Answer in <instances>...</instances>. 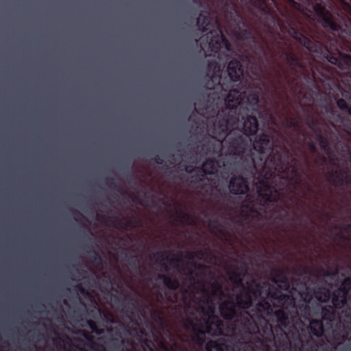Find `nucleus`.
Segmentation results:
<instances>
[{
  "mask_svg": "<svg viewBox=\"0 0 351 351\" xmlns=\"http://www.w3.org/2000/svg\"><path fill=\"white\" fill-rule=\"evenodd\" d=\"M318 121L316 119L312 118L311 121L308 123V126L313 131L316 132V139L319 143L320 148L329 156H330L332 154V148L330 145V142L328 138L322 134L321 132L316 131L315 127L317 125Z\"/></svg>",
  "mask_w": 351,
  "mask_h": 351,
  "instance_id": "obj_15",
  "label": "nucleus"
},
{
  "mask_svg": "<svg viewBox=\"0 0 351 351\" xmlns=\"http://www.w3.org/2000/svg\"><path fill=\"white\" fill-rule=\"evenodd\" d=\"M289 123L291 127H297L298 126V123L293 119H290L289 121Z\"/></svg>",
  "mask_w": 351,
  "mask_h": 351,
  "instance_id": "obj_51",
  "label": "nucleus"
},
{
  "mask_svg": "<svg viewBox=\"0 0 351 351\" xmlns=\"http://www.w3.org/2000/svg\"><path fill=\"white\" fill-rule=\"evenodd\" d=\"M237 344L232 348L225 340L219 339V340H210L208 341L206 344V351H234L236 350L238 351L237 348L236 347ZM182 346L186 351H189V350L182 344Z\"/></svg>",
  "mask_w": 351,
  "mask_h": 351,
  "instance_id": "obj_18",
  "label": "nucleus"
},
{
  "mask_svg": "<svg viewBox=\"0 0 351 351\" xmlns=\"http://www.w3.org/2000/svg\"><path fill=\"white\" fill-rule=\"evenodd\" d=\"M348 296V291L340 286L330 296L333 306L337 309L342 308L347 303Z\"/></svg>",
  "mask_w": 351,
  "mask_h": 351,
  "instance_id": "obj_19",
  "label": "nucleus"
},
{
  "mask_svg": "<svg viewBox=\"0 0 351 351\" xmlns=\"http://www.w3.org/2000/svg\"><path fill=\"white\" fill-rule=\"evenodd\" d=\"M328 176V181L334 186L341 189L346 186L351 193V173L343 170H335L329 171Z\"/></svg>",
  "mask_w": 351,
  "mask_h": 351,
  "instance_id": "obj_13",
  "label": "nucleus"
},
{
  "mask_svg": "<svg viewBox=\"0 0 351 351\" xmlns=\"http://www.w3.org/2000/svg\"><path fill=\"white\" fill-rule=\"evenodd\" d=\"M190 218H191V217H190L189 214H188L187 213H185V212L182 213V217H181V219L182 220H185V221L189 220Z\"/></svg>",
  "mask_w": 351,
  "mask_h": 351,
  "instance_id": "obj_49",
  "label": "nucleus"
},
{
  "mask_svg": "<svg viewBox=\"0 0 351 351\" xmlns=\"http://www.w3.org/2000/svg\"><path fill=\"white\" fill-rule=\"evenodd\" d=\"M271 280L275 284H280L285 290L290 287L289 279L285 271L282 269H273L271 271Z\"/></svg>",
  "mask_w": 351,
  "mask_h": 351,
  "instance_id": "obj_21",
  "label": "nucleus"
},
{
  "mask_svg": "<svg viewBox=\"0 0 351 351\" xmlns=\"http://www.w3.org/2000/svg\"><path fill=\"white\" fill-rule=\"evenodd\" d=\"M157 278L158 279L162 280L165 288L170 291H176L178 290L180 287L179 280L176 278H173L169 275L159 274Z\"/></svg>",
  "mask_w": 351,
  "mask_h": 351,
  "instance_id": "obj_22",
  "label": "nucleus"
},
{
  "mask_svg": "<svg viewBox=\"0 0 351 351\" xmlns=\"http://www.w3.org/2000/svg\"><path fill=\"white\" fill-rule=\"evenodd\" d=\"M267 295L277 301L279 306H281L280 309L292 311L293 313H297L295 299L292 295L280 293L277 291L268 292Z\"/></svg>",
  "mask_w": 351,
  "mask_h": 351,
  "instance_id": "obj_14",
  "label": "nucleus"
},
{
  "mask_svg": "<svg viewBox=\"0 0 351 351\" xmlns=\"http://www.w3.org/2000/svg\"><path fill=\"white\" fill-rule=\"evenodd\" d=\"M343 229L348 232V233H350L351 234V223H348V224H345L343 226Z\"/></svg>",
  "mask_w": 351,
  "mask_h": 351,
  "instance_id": "obj_48",
  "label": "nucleus"
},
{
  "mask_svg": "<svg viewBox=\"0 0 351 351\" xmlns=\"http://www.w3.org/2000/svg\"><path fill=\"white\" fill-rule=\"evenodd\" d=\"M308 147L313 153H315L317 152L316 146L315 145L313 142L310 141L308 143Z\"/></svg>",
  "mask_w": 351,
  "mask_h": 351,
  "instance_id": "obj_45",
  "label": "nucleus"
},
{
  "mask_svg": "<svg viewBox=\"0 0 351 351\" xmlns=\"http://www.w3.org/2000/svg\"><path fill=\"white\" fill-rule=\"evenodd\" d=\"M128 332L125 333L126 338L131 337L136 347L134 348H126L123 351H186L184 350L182 341L176 339V335L167 330L170 343L164 340L159 339L158 337L152 332V339L148 337V333L144 328L134 326L130 327L125 324ZM178 338L182 341V337L178 335Z\"/></svg>",
  "mask_w": 351,
  "mask_h": 351,
  "instance_id": "obj_6",
  "label": "nucleus"
},
{
  "mask_svg": "<svg viewBox=\"0 0 351 351\" xmlns=\"http://www.w3.org/2000/svg\"><path fill=\"white\" fill-rule=\"evenodd\" d=\"M313 295L319 302L326 303L329 301L331 293L328 289L319 287L313 290Z\"/></svg>",
  "mask_w": 351,
  "mask_h": 351,
  "instance_id": "obj_24",
  "label": "nucleus"
},
{
  "mask_svg": "<svg viewBox=\"0 0 351 351\" xmlns=\"http://www.w3.org/2000/svg\"><path fill=\"white\" fill-rule=\"evenodd\" d=\"M104 317L108 323H114V318L110 312L104 313Z\"/></svg>",
  "mask_w": 351,
  "mask_h": 351,
  "instance_id": "obj_41",
  "label": "nucleus"
},
{
  "mask_svg": "<svg viewBox=\"0 0 351 351\" xmlns=\"http://www.w3.org/2000/svg\"><path fill=\"white\" fill-rule=\"evenodd\" d=\"M311 300V296H310L308 299H305V300L308 302H309Z\"/></svg>",
  "mask_w": 351,
  "mask_h": 351,
  "instance_id": "obj_60",
  "label": "nucleus"
},
{
  "mask_svg": "<svg viewBox=\"0 0 351 351\" xmlns=\"http://www.w3.org/2000/svg\"><path fill=\"white\" fill-rule=\"evenodd\" d=\"M154 161L158 165H162L163 163V159L158 155L155 156Z\"/></svg>",
  "mask_w": 351,
  "mask_h": 351,
  "instance_id": "obj_46",
  "label": "nucleus"
},
{
  "mask_svg": "<svg viewBox=\"0 0 351 351\" xmlns=\"http://www.w3.org/2000/svg\"><path fill=\"white\" fill-rule=\"evenodd\" d=\"M125 259L128 258V254L127 252H125Z\"/></svg>",
  "mask_w": 351,
  "mask_h": 351,
  "instance_id": "obj_61",
  "label": "nucleus"
},
{
  "mask_svg": "<svg viewBox=\"0 0 351 351\" xmlns=\"http://www.w3.org/2000/svg\"><path fill=\"white\" fill-rule=\"evenodd\" d=\"M106 184L113 190L117 192L121 193V187L119 184L115 182L114 178H106Z\"/></svg>",
  "mask_w": 351,
  "mask_h": 351,
  "instance_id": "obj_33",
  "label": "nucleus"
},
{
  "mask_svg": "<svg viewBox=\"0 0 351 351\" xmlns=\"http://www.w3.org/2000/svg\"><path fill=\"white\" fill-rule=\"evenodd\" d=\"M185 257H186V258H188V259L191 260V259H193L194 256H193V254L192 252H187L186 253V256H185Z\"/></svg>",
  "mask_w": 351,
  "mask_h": 351,
  "instance_id": "obj_52",
  "label": "nucleus"
},
{
  "mask_svg": "<svg viewBox=\"0 0 351 351\" xmlns=\"http://www.w3.org/2000/svg\"><path fill=\"white\" fill-rule=\"evenodd\" d=\"M237 305L232 300H228L222 302L219 306L221 316L226 320L231 321L235 319V325L238 330V335H240V324L239 319L243 312H239L237 309Z\"/></svg>",
  "mask_w": 351,
  "mask_h": 351,
  "instance_id": "obj_11",
  "label": "nucleus"
},
{
  "mask_svg": "<svg viewBox=\"0 0 351 351\" xmlns=\"http://www.w3.org/2000/svg\"><path fill=\"white\" fill-rule=\"evenodd\" d=\"M160 296L161 298H163L165 297V300H167V302L168 303H173V300L172 297L170 295L169 292L167 291H165L163 294H160Z\"/></svg>",
  "mask_w": 351,
  "mask_h": 351,
  "instance_id": "obj_40",
  "label": "nucleus"
},
{
  "mask_svg": "<svg viewBox=\"0 0 351 351\" xmlns=\"http://www.w3.org/2000/svg\"><path fill=\"white\" fill-rule=\"evenodd\" d=\"M241 291L235 296L237 305L239 308L245 311L248 310L252 306L253 298L252 296L261 297L263 293V286L260 282H256L255 280H252L247 286L242 287Z\"/></svg>",
  "mask_w": 351,
  "mask_h": 351,
  "instance_id": "obj_9",
  "label": "nucleus"
},
{
  "mask_svg": "<svg viewBox=\"0 0 351 351\" xmlns=\"http://www.w3.org/2000/svg\"><path fill=\"white\" fill-rule=\"evenodd\" d=\"M341 238L343 239V240H345V241H350V237H345L344 235L343 234H341Z\"/></svg>",
  "mask_w": 351,
  "mask_h": 351,
  "instance_id": "obj_57",
  "label": "nucleus"
},
{
  "mask_svg": "<svg viewBox=\"0 0 351 351\" xmlns=\"http://www.w3.org/2000/svg\"><path fill=\"white\" fill-rule=\"evenodd\" d=\"M304 311L306 314H307V315L310 314V308L308 306H307V305L304 306Z\"/></svg>",
  "mask_w": 351,
  "mask_h": 351,
  "instance_id": "obj_53",
  "label": "nucleus"
},
{
  "mask_svg": "<svg viewBox=\"0 0 351 351\" xmlns=\"http://www.w3.org/2000/svg\"><path fill=\"white\" fill-rule=\"evenodd\" d=\"M300 183L296 186L293 183L289 184L290 189L285 191L279 189L282 197L275 201L268 202L262 206L261 198L258 207L256 203L252 201L241 206L240 213L237 217H230V221L234 223L232 230L239 237L247 235L255 236L258 233L268 234L271 231V226L277 230H284V223L286 221H293L294 218L289 217L288 206L285 202L289 195L293 194L295 190L302 185V175L298 169ZM258 197H259L258 195Z\"/></svg>",
  "mask_w": 351,
  "mask_h": 351,
  "instance_id": "obj_3",
  "label": "nucleus"
},
{
  "mask_svg": "<svg viewBox=\"0 0 351 351\" xmlns=\"http://www.w3.org/2000/svg\"><path fill=\"white\" fill-rule=\"evenodd\" d=\"M211 132L215 141H207L203 144L204 154L219 156L224 146L230 155L239 158L235 163L239 175L233 176L229 181L230 193L244 195L250 190V182L257 180V194L261 205L265 206L282 197L279 189L287 191L291 183L295 182L296 186L300 183L297 159L285 143H274L268 133L258 134L252 145L249 137L257 132L245 134L243 123L228 127L224 134L218 128H213Z\"/></svg>",
  "mask_w": 351,
  "mask_h": 351,
  "instance_id": "obj_1",
  "label": "nucleus"
},
{
  "mask_svg": "<svg viewBox=\"0 0 351 351\" xmlns=\"http://www.w3.org/2000/svg\"><path fill=\"white\" fill-rule=\"evenodd\" d=\"M184 169L187 173H192L195 171V167L193 165H187Z\"/></svg>",
  "mask_w": 351,
  "mask_h": 351,
  "instance_id": "obj_44",
  "label": "nucleus"
},
{
  "mask_svg": "<svg viewBox=\"0 0 351 351\" xmlns=\"http://www.w3.org/2000/svg\"><path fill=\"white\" fill-rule=\"evenodd\" d=\"M326 158H325V157H324V158H323V160H324V162H325V161H326Z\"/></svg>",
  "mask_w": 351,
  "mask_h": 351,
  "instance_id": "obj_63",
  "label": "nucleus"
},
{
  "mask_svg": "<svg viewBox=\"0 0 351 351\" xmlns=\"http://www.w3.org/2000/svg\"><path fill=\"white\" fill-rule=\"evenodd\" d=\"M247 273V267L245 264L237 267L234 269L228 272L230 281L237 288L244 287L243 277Z\"/></svg>",
  "mask_w": 351,
  "mask_h": 351,
  "instance_id": "obj_17",
  "label": "nucleus"
},
{
  "mask_svg": "<svg viewBox=\"0 0 351 351\" xmlns=\"http://www.w3.org/2000/svg\"><path fill=\"white\" fill-rule=\"evenodd\" d=\"M107 330L106 344L110 351H123L124 348H134L136 346L132 339L125 337V333L128 332L125 324L119 322Z\"/></svg>",
  "mask_w": 351,
  "mask_h": 351,
  "instance_id": "obj_8",
  "label": "nucleus"
},
{
  "mask_svg": "<svg viewBox=\"0 0 351 351\" xmlns=\"http://www.w3.org/2000/svg\"><path fill=\"white\" fill-rule=\"evenodd\" d=\"M87 324L90 330L97 335H101L104 333V330L99 328L97 323L95 321L89 319L87 321Z\"/></svg>",
  "mask_w": 351,
  "mask_h": 351,
  "instance_id": "obj_34",
  "label": "nucleus"
},
{
  "mask_svg": "<svg viewBox=\"0 0 351 351\" xmlns=\"http://www.w3.org/2000/svg\"><path fill=\"white\" fill-rule=\"evenodd\" d=\"M253 314L251 315L254 317L256 320L261 319V317H265V316H269L273 309L269 301L265 298H263L257 302L254 308L252 309Z\"/></svg>",
  "mask_w": 351,
  "mask_h": 351,
  "instance_id": "obj_16",
  "label": "nucleus"
},
{
  "mask_svg": "<svg viewBox=\"0 0 351 351\" xmlns=\"http://www.w3.org/2000/svg\"><path fill=\"white\" fill-rule=\"evenodd\" d=\"M168 254H171V253L169 252H167V251H162V252H158L155 253L154 254V256H157V258H160L162 261H164V260L169 261H170L171 263L180 262V260L178 258H177L175 254H173V258L169 260Z\"/></svg>",
  "mask_w": 351,
  "mask_h": 351,
  "instance_id": "obj_28",
  "label": "nucleus"
},
{
  "mask_svg": "<svg viewBox=\"0 0 351 351\" xmlns=\"http://www.w3.org/2000/svg\"><path fill=\"white\" fill-rule=\"evenodd\" d=\"M92 348L95 351H107L106 347L104 345L99 343H93Z\"/></svg>",
  "mask_w": 351,
  "mask_h": 351,
  "instance_id": "obj_38",
  "label": "nucleus"
},
{
  "mask_svg": "<svg viewBox=\"0 0 351 351\" xmlns=\"http://www.w3.org/2000/svg\"><path fill=\"white\" fill-rule=\"evenodd\" d=\"M215 317L217 319L215 323L208 318L205 320L204 326L197 317L193 319L187 317L182 320V326L186 331L191 332V338L194 343L202 346L205 343L206 334L215 335L221 331V321L217 317Z\"/></svg>",
  "mask_w": 351,
  "mask_h": 351,
  "instance_id": "obj_7",
  "label": "nucleus"
},
{
  "mask_svg": "<svg viewBox=\"0 0 351 351\" xmlns=\"http://www.w3.org/2000/svg\"><path fill=\"white\" fill-rule=\"evenodd\" d=\"M275 75L278 78V84L286 88L287 86L291 87L294 91L298 88H300L302 85L299 82H295V77L292 79L290 78L289 75L287 72L285 73L284 77L282 73L279 70H275Z\"/></svg>",
  "mask_w": 351,
  "mask_h": 351,
  "instance_id": "obj_20",
  "label": "nucleus"
},
{
  "mask_svg": "<svg viewBox=\"0 0 351 351\" xmlns=\"http://www.w3.org/2000/svg\"><path fill=\"white\" fill-rule=\"evenodd\" d=\"M259 351H273L271 346H265V348Z\"/></svg>",
  "mask_w": 351,
  "mask_h": 351,
  "instance_id": "obj_55",
  "label": "nucleus"
},
{
  "mask_svg": "<svg viewBox=\"0 0 351 351\" xmlns=\"http://www.w3.org/2000/svg\"><path fill=\"white\" fill-rule=\"evenodd\" d=\"M99 313L101 314V311L99 308H97L95 311V310H92L89 312V314L93 317H96V314Z\"/></svg>",
  "mask_w": 351,
  "mask_h": 351,
  "instance_id": "obj_47",
  "label": "nucleus"
},
{
  "mask_svg": "<svg viewBox=\"0 0 351 351\" xmlns=\"http://www.w3.org/2000/svg\"><path fill=\"white\" fill-rule=\"evenodd\" d=\"M239 322L240 335L236 346L238 351H259L265 346L277 348L287 343L279 341V336L275 335V329L265 317L256 320L250 311H245Z\"/></svg>",
  "mask_w": 351,
  "mask_h": 351,
  "instance_id": "obj_4",
  "label": "nucleus"
},
{
  "mask_svg": "<svg viewBox=\"0 0 351 351\" xmlns=\"http://www.w3.org/2000/svg\"><path fill=\"white\" fill-rule=\"evenodd\" d=\"M130 266L136 271H139L141 269V258L138 255L131 256L128 259Z\"/></svg>",
  "mask_w": 351,
  "mask_h": 351,
  "instance_id": "obj_30",
  "label": "nucleus"
},
{
  "mask_svg": "<svg viewBox=\"0 0 351 351\" xmlns=\"http://www.w3.org/2000/svg\"><path fill=\"white\" fill-rule=\"evenodd\" d=\"M322 318L327 320H330L335 315L333 307L331 306L322 307Z\"/></svg>",
  "mask_w": 351,
  "mask_h": 351,
  "instance_id": "obj_32",
  "label": "nucleus"
},
{
  "mask_svg": "<svg viewBox=\"0 0 351 351\" xmlns=\"http://www.w3.org/2000/svg\"><path fill=\"white\" fill-rule=\"evenodd\" d=\"M307 189L308 191H311V190H312L311 186H309V185L307 186Z\"/></svg>",
  "mask_w": 351,
  "mask_h": 351,
  "instance_id": "obj_59",
  "label": "nucleus"
},
{
  "mask_svg": "<svg viewBox=\"0 0 351 351\" xmlns=\"http://www.w3.org/2000/svg\"><path fill=\"white\" fill-rule=\"evenodd\" d=\"M292 313L294 314L292 311L285 309H278L274 312L278 322V326L275 327V332L279 336V341L282 339L283 342H287V335L282 328H287L289 327L290 316Z\"/></svg>",
  "mask_w": 351,
  "mask_h": 351,
  "instance_id": "obj_12",
  "label": "nucleus"
},
{
  "mask_svg": "<svg viewBox=\"0 0 351 351\" xmlns=\"http://www.w3.org/2000/svg\"><path fill=\"white\" fill-rule=\"evenodd\" d=\"M77 289L79 290V291L83 294V295H86L88 294V293L86 291V289L84 288H83L81 285H77Z\"/></svg>",
  "mask_w": 351,
  "mask_h": 351,
  "instance_id": "obj_50",
  "label": "nucleus"
},
{
  "mask_svg": "<svg viewBox=\"0 0 351 351\" xmlns=\"http://www.w3.org/2000/svg\"><path fill=\"white\" fill-rule=\"evenodd\" d=\"M210 226H212V228L215 230L216 233L223 237L225 240H226L228 237H230V233L223 228V225L219 221V220H214L211 223Z\"/></svg>",
  "mask_w": 351,
  "mask_h": 351,
  "instance_id": "obj_26",
  "label": "nucleus"
},
{
  "mask_svg": "<svg viewBox=\"0 0 351 351\" xmlns=\"http://www.w3.org/2000/svg\"><path fill=\"white\" fill-rule=\"evenodd\" d=\"M198 173L195 176V181L197 182H201L204 180L210 181V179L206 176L208 174H204L201 171H199V168L197 169Z\"/></svg>",
  "mask_w": 351,
  "mask_h": 351,
  "instance_id": "obj_36",
  "label": "nucleus"
},
{
  "mask_svg": "<svg viewBox=\"0 0 351 351\" xmlns=\"http://www.w3.org/2000/svg\"><path fill=\"white\" fill-rule=\"evenodd\" d=\"M125 226L126 228L132 227V221L129 219L125 220Z\"/></svg>",
  "mask_w": 351,
  "mask_h": 351,
  "instance_id": "obj_54",
  "label": "nucleus"
},
{
  "mask_svg": "<svg viewBox=\"0 0 351 351\" xmlns=\"http://www.w3.org/2000/svg\"><path fill=\"white\" fill-rule=\"evenodd\" d=\"M89 258L90 261L97 265H101L103 263L102 258L99 252L94 249L91 248V250L88 252Z\"/></svg>",
  "mask_w": 351,
  "mask_h": 351,
  "instance_id": "obj_31",
  "label": "nucleus"
},
{
  "mask_svg": "<svg viewBox=\"0 0 351 351\" xmlns=\"http://www.w3.org/2000/svg\"><path fill=\"white\" fill-rule=\"evenodd\" d=\"M243 44L246 45L244 41ZM242 57L247 64L245 58V52ZM207 69L212 73V77L206 83L205 88L210 90L209 93H199L195 103L197 110L202 113L206 112L207 103L213 100L215 104L224 101L225 108L219 110L213 128H218L224 134L228 127L237 126L243 123V130L245 134H253L258 132V123L257 117L263 119L267 125H276V119L272 112L282 114L285 106L278 96L276 88L272 93L269 101L263 97L260 104L258 93L256 90L255 80H244V68L240 60L232 59L228 63L227 71L229 79H222L221 76V66L216 60L208 62Z\"/></svg>",
  "mask_w": 351,
  "mask_h": 351,
  "instance_id": "obj_2",
  "label": "nucleus"
},
{
  "mask_svg": "<svg viewBox=\"0 0 351 351\" xmlns=\"http://www.w3.org/2000/svg\"><path fill=\"white\" fill-rule=\"evenodd\" d=\"M198 254H202V251H199V252H198Z\"/></svg>",
  "mask_w": 351,
  "mask_h": 351,
  "instance_id": "obj_62",
  "label": "nucleus"
},
{
  "mask_svg": "<svg viewBox=\"0 0 351 351\" xmlns=\"http://www.w3.org/2000/svg\"><path fill=\"white\" fill-rule=\"evenodd\" d=\"M194 266H195V267H196L197 269H202V268H204V265L202 264H200V263H195Z\"/></svg>",
  "mask_w": 351,
  "mask_h": 351,
  "instance_id": "obj_56",
  "label": "nucleus"
},
{
  "mask_svg": "<svg viewBox=\"0 0 351 351\" xmlns=\"http://www.w3.org/2000/svg\"><path fill=\"white\" fill-rule=\"evenodd\" d=\"M196 25L198 30L204 34L202 40L206 39L211 51L217 54L218 58L224 56L226 61L223 66L229 60L228 53H232L230 43L223 34V26L218 19L215 21L210 16L208 11L202 10L197 18Z\"/></svg>",
  "mask_w": 351,
  "mask_h": 351,
  "instance_id": "obj_5",
  "label": "nucleus"
},
{
  "mask_svg": "<svg viewBox=\"0 0 351 351\" xmlns=\"http://www.w3.org/2000/svg\"><path fill=\"white\" fill-rule=\"evenodd\" d=\"M202 291L204 294L206 295V298L202 299L201 302L204 304H207L208 307L204 306H201V311L203 313V315L211 317L215 313L214 304L212 302L210 295L208 294V291L205 289L204 287H202Z\"/></svg>",
  "mask_w": 351,
  "mask_h": 351,
  "instance_id": "obj_23",
  "label": "nucleus"
},
{
  "mask_svg": "<svg viewBox=\"0 0 351 351\" xmlns=\"http://www.w3.org/2000/svg\"><path fill=\"white\" fill-rule=\"evenodd\" d=\"M167 269H168V267L166 266L165 267V270L167 271Z\"/></svg>",
  "mask_w": 351,
  "mask_h": 351,
  "instance_id": "obj_64",
  "label": "nucleus"
},
{
  "mask_svg": "<svg viewBox=\"0 0 351 351\" xmlns=\"http://www.w3.org/2000/svg\"><path fill=\"white\" fill-rule=\"evenodd\" d=\"M339 269L337 267L334 271H331L329 269H325L324 268H320L319 273L321 275L326 276V277H330L332 276H335L338 274Z\"/></svg>",
  "mask_w": 351,
  "mask_h": 351,
  "instance_id": "obj_35",
  "label": "nucleus"
},
{
  "mask_svg": "<svg viewBox=\"0 0 351 351\" xmlns=\"http://www.w3.org/2000/svg\"><path fill=\"white\" fill-rule=\"evenodd\" d=\"M127 169H128V172L129 173V176H129L130 179V180H134V173L132 172V165L130 162L128 163Z\"/></svg>",
  "mask_w": 351,
  "mask_h": 351,
  "instance_id": "obj_42",
  "label": "nucleus"
},
{
  "mask_svg": "<svg viewBox=\"0 0 351 351\" xmlns=\"http://www.w3.org/2000/svg\"><path fill=\"white\" fill-rule=\"evenodd\" d=\"M212 292L211 295L213 297H223L224 296V291L223 289V286L221 282L218 281H215L212 285Z\"/></svg>",
  "mask_w": 351,
  "mask_h": 351,
  "instance_id": "obj_27",
  "label": "nucleus"
},
{
  "mask_svg": "<svg viewBox=\"0 0 351 351\" xmlns=\"http://www.w3.org/2000/svg\"><path fill=\"white\" fill-rule=\"evenodd\" d=\"M214 190V186L211 184H206L205 185V192L208 195L212 194L213 191Z\"/></svg>",
  "mask_w": 351,
  "mask_h": 351,
  "instance_id": "obj_43",
  "label": "nucleus"
},
{
  "mask_svg": "<svg viewBox=\"0 0 351 351\" xmlns=\"http://www.w3.org/2000/svg\"><path fill=\"white\" fill-rule=\"evenodd\" d=\"M341 286H342V288L347 289L348 291L351 290V276L346 278L343 280Z\"/></svg>",
  "mask_w": 351,
  "mask_h": 351,
  "instance_id": "obj_37",
  "label": "nucleus"
},
{
  "mask_svg": "<svg viewBox=\"0 0 351 351\" xmlns=\"http://www.w3.org/2000/svg\"><path fill=\"white\" fill-rule=\"evenodd\" d=\"M138 302L136 299L134 298H130V302H128V308L130 310H134L136 308Z\"/></svg>",
  "mask_w": 351,
  "mask_h": 351,
  "instance_id": "obj_39",
  "label": "nucleus"
},
{
  "mask_svg": "<svg viewBox=\"0 0 351 351\" xmlns=\"http://www.w3.org/2000/svg\"><path fill=\"white\" fill-rule=\"evenodd\" d=\"M230 165L231 164L223 160L208 158L202 163V167L199 168V171L204 174L215 175L220 168L223 167V173L229 176L232 173V169Z\"/></svg>",
  "mask_w": 351,
  "mask_h": 351,
  "instance_id": "obj_10",
  "label": "nucleus"
},
{
  "mask_svg": "<svg viewBox=\"0 0 351 351\" xmlns=\"http://www.w3.org/2000/svg\"><path fill=\"white\" fill-rule=\"evenodd\" d=\"M152 316L162 329H165L167 327V321L161 313L154 311L152 313Z\"/></svg>",
  "mask_w": 351,
  "mask_h": 351,
  "instance_id": "obj_29",
  "label": "nucleus"
},
{
  "mask_svg": "<svg viewBox=\"0 0 351 351\" xmlns=\"http://www.w3.org/2000/svg\"><path fill=\"white\" fill-rule=\"evenodd\" d=\"M52 332L57 336H58V333L57 332V331L53 328L52 329Z\"/></svg>",
  "mask_w": 351,
  "mask_h": 351,
  "instance_id": "obj_58",
  "label": "nucleus"
},
{
  "mask_svg": "<svg viewBox=\"0 0 351 351\" xmlns=\"http://www.w3.org/2000/svg\"><path fill=\"white\" fill-rule=\"evenodd\" d=\"M310 331L313 335L321 337L324 334V325L320 319H313L310 322Z\"/></svg>",
  "mask_w": 351,
  "mask_h": 351,
  "instance_id": "obj_25",
  "label": "nucleus"
}]
</instances>
